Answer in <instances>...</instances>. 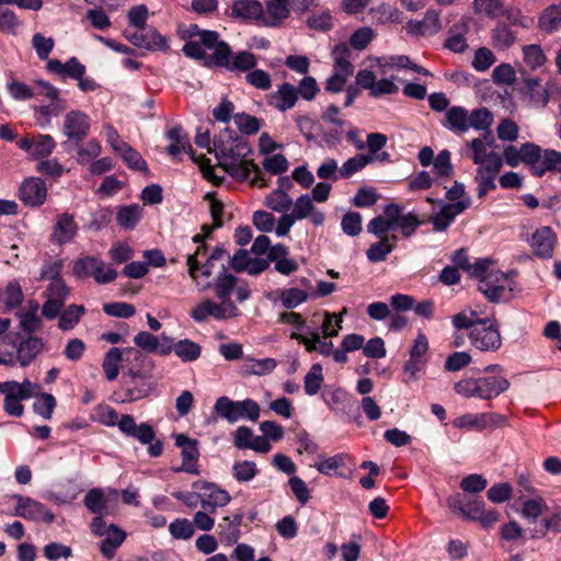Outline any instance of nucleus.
Here are the masks:
<instances>
[{
  "instance_id": "1",
  "label": "nucleus",
  "mask_w": 561,
  "mask_h": 561,
  "mask_svg": "<svg viewBox=\"0 0 561 561\" xmlns=\"http://www.w3.org/2000/svg\"><path fill=\"white\" fill-rule=\"evenodd\" d=\"M214 145L219 167L232 178L238 181H245L253 172L255 176L252 184L266 185L261 178L259 165L252 159H249L252 148L244 138L236 135L232 130L226 129L215 139Z\"/></svg>"
},
{
  "instance_id": "2",
  "label": "nucleus",
  "mask_w": 561,
  "mask_h": 561,
  "mask_svg": "<svg viewBox=\"0 0 561 561\" xmlns=\"http://www.w3.org/2000/svg\"><path fill=\"white\" fill-rule=\"evenodd\" d=\"M186 36H198L205 48L213 50L206 59L208 68L219 67L228 71H247L257 65V57L251 51L241 50L233 54L230 45L220 41L216 31L201 30L197 24H191Z\"/></svg>"
},
{
  "instance_id": "3",
  "label": "nucleus",
  "mask_w": 561,
  "mask_h": 561,
  "mask_svg": "<svg viewBox=\"0 0 561 561\" xmlns=\"http://www.w3.org/2000/svg\"><path fill=\"white\" fill-rule=\"evenodd\" d=\"M214 409L220 417L229 423H236L241 419L254 422L260 416V405L252 399L232 401L228 397H219Z\"/></svg>"
},
{
  "instance_id": "4",
  "label": "nucleus",
  "mask_w": 561,
  "mask_h": 561,
  "mask_svg": "<svg viewBox=\"0 0 561 561\" xmlns=\"http://www.w3.org/2000/svg\"><path fill=\"white\" fill-rule=\"evenodd\" d=\"M83 504L89 512L95 516L92 518L90 527L94 535H101L105 527V515H113L115 513V505L112 504L104 491L100 488L91 489L83 497Z\"/></svg>"
},
{
  "instance_id": "5",
  "label": "nucleus",
  "mask_w": 561,
  "mask_h": 561,
  "mask_svg": "<svg viewBox=\"0 0 561 561\" xmlns=\"http://www.w3.org/2000/svg\"><path fill=\"white\" fill-rule=\"evenodd\" d=\"M471 344L482 352H496L502 346L500 327L494 319L483 318L472 332H468Z\"/></svg>"
},
{
  "instance_id": "6",
  "label": "nucleus",
  "mask_w": 561,
  "mask_h": 561,
  "mask_svg": "<svg viewBox=\"0 0 561 561\" xmlns=\"http://www.w3.org/2000/svg\"><path fill=\"white\" fill-rule=\"evenodd\" d=\"M122 388L124 391L122 402H135L149 397L153 390V383L146 373L129 369L123 373Z\"/></svg>"
},
{
  "instance_id": "7",
  "label": "nucleus",
  "mask_w": 561,
  "mask_h": 561,
  "mask_svg": "<svg viewBox=\"0 0 561 561\" xmlns=\"http://www.w3.org/2000/svg\"><path fill=\"white\" fill-rule=\"evenodd\" d=\"M192 319L197 323H203L213 317L216 320H226L239 316V309L232 300L214 302L211 299H204L190 312Z\"/></svg>"
},
{
  "instance_id": "8",
  "label": "nucleus",
  "mask_w": 561,
  "mask_h": 561,
  "mask_svg": "<svg viewBox=\"0 0 561 561\" xmlns=\"http://www.w3.org/2000/svg\"><path fill=\"white\" fill-rule=\"evenodd\" d=\"M503 165V158L494 151L489 152L486 163L478 167L474 182L477 183V195L483 199L490 191L496 188L495 179Z\"/></svg>"
},
{
  "instance_id": "9",
  "label": "nucleus",
  "mask_w": 561,
  "mask_h": 561,
  "mask_svg": "<svg viewBox=\"0 0 561 561\" xmlns=\"http://www.w3.org/2000/svg\"><path fill=\"white\" fill-rule=\"evenodd\" d=\"M90 133V118L81 111H70L65 115L64 134L67 141L62 145L72 144L78 147Z\"/></svg>"
},
{
  "instance_id": "10",
  "label": "nucleus",
  "mask_w": 561,
  "mask_h": 561,
  "mask_svg": "<svg viewBox=\"0 0 561 561\" xmlns=\"http://www.w3.org/2000/svg\"><path fill=\"white\" fill-rule=\"evenodd\" d=\"M124 35L126 39L139 48L147 50H167L169 48L167 37L162 36L156 28L150 26L138 30L127 28Z\"/></svg>"
},
{
  "instance_id": "11",
  "label": "nucleus",
  "mask_w": 561,
  "mask_h": 561,
  "mask_svg": "<svg viewBox=\"0 0 561 561\" xmlns=\"http://www.w3.org/2000/svg\"><path fill=\"white\" fill-rule=\"evenodd\" d=\"M13 497L16 500L15 516L33 522L44 520L46 524H51L55 520L54 513L47 510L41 502L19 494Z\"/></svg>"
},
{
  "instance_id": "12",
  "label": "nucleus",
  "mask_w": 561,
  "mask_h": 561,
  "mask_svg": "<svg viewBox=\"0 0 561 561\" xmlns=\"http://www.w3.org/2000/svg\"><path fill=\"white\" fill-rule=\"evenodd\" d=\"M471 205L470 197H465L457 203L445 204L439 213L430 216L428 221L433 225L436 232L446 231L451 225L456 216L469 208Z\"/></svg>"
},
{
  "instance_id": "13",
  "label": "nucleus",
  "mask_w": 561,
  "mask_h": 561,
  "mask_svg": "<svg viewBox=\"0 0 561 561\" xmlns=\"http://www.w3.org/2000/svg\"><path fill=\"white\" fill-rule=\"evenodd\" d=\"M47 186L41 178L26 179L20 186V199L24 205L37 207L45 203Z\"/></svg>"
},
{
  "instance_id": "14",
  "label": "nucleus",
  "mask_w": 561,
  "mask_h": 561,
  "mask_svg": "<svg viewBox=\"0 0 561 561\" xmlns=\"http://www.w3.org/2000/svg\"><path fill=\"white\" fill-rule=\"evenodd\" d=\"M175 445L181 448V455L183 458L182 466L176 469V471L198 474L199 471L196 466L199 458L197 440L190 438L185 434H178L175 436Z\"/></svg>"
},
{
  "instance_id": "15",
  "label": "nucleus",
  "mask_w": 561,
  "mask_h": 561,
  "mask_svg": "<svg viewBox=\"0 0 561 561\" xmlns=\"http://www.w3.org/2000/svg\"><path fill=\"white\" fill-rule=\"evenodd\" d=\"M124 355L133 356L135 359H139L142 354L140 351L134 347H125L119 350L118 347H112L105 354L102 368L104 370L107 380L113 381L119 374V363L123 360Z\"/></svg>"
},
{
  "instance_id": "16",
  "label": "nucleus",
  "mask_w": 561,
  "mask_h": 561,
  "mask_svg": "<svg viewBox=\"0 0 561 561\" xmlns=\"http://www.w3.org/2000/svg\"><path fill=\"white\" fill-rule=\"evenodd\" d=\"M117 426L122 433L137 438L144 445L154 440L156 434L152 426L147 423L137 425L135 419L129 414H123L118 420Z\"/></svg>"
},
{
  "instance_id": "17",
  "label": "nucleus",
  "mask_w": 561,
  "mask_h": 561,
  "mask_svg": "<svg viewBox=\"0 0 561 561\" xmlns=\"http://www.w3.org/2000/svg\"><path fill=\"white\" fill-rule=\"evenodd\" d=\"M397 214V203L387 204L383 207V215L374 217L367 225V231L378 239L391 238L388 232L394 230V215Z\"/></svg>"
},
{
  "instance_id": "18",
  "label": "nucleus",
  "mask_w": 561,
  "mask_h": 561,
  "mask_svg": "<svg viewBox=\"0 0 561 561\" xmlns=\"http://www.w3.org/2000/svg\"><path fill=\"white\" fill-rule=\"evenodd\" d=\"M557 238L550 227H540L531 236L530 247L536 256L540 259H551Z\"/></svg>"
},
{
  "instance_id": "19",
  "label": "nucleus",
  "mask_w": 561,
  "mask_h": 561,
  "mask_svg": "<svg viewBox=\"0 0 561 561\" xmlns=\"http://www.w3.org/2000/svg\"><path fill=\"white\" fill-rule=\"evenodd\" d=\"M298 101V91L296 87L289 82L282 83L278 89L268 94L267 103L279 112H286L293 108Z\"/></svg>"
},
{
  "instance_id": "20",
  "label": "nucleus",
  "mask_w": 561,
  "mask_h": 561,
  "mask_svg": "<svg viewBox=\"0 0 561 561\" xmlns=\"http://www.w3.org/2000/svg\"><path fill=\"white\" fill-rule=\"evenodd\" d=\"M442 28L439 13L436 10H427L421 21L411 20L407 24L410 34L416 36H431L437 34Z\"/></svg>"
},
{
  "instance_id": "21",
  "label": "nucleus",
  "mask_w": 561,
  "mask_h": 561,
  "mask_svg": "<svg viewBox=\"0 0 561 561\" xmlns=\"http://www.w3.org/2000/svg\"><path fill=\"white\" fill-rule=\"evenodd\" d=\"M231 18L262 25L263 5L257 0H237L231 7Z\"/></svg>"
},
{
  "instance_id": "22",
  "label": "nucleus",
  "mask_w": 561,
  "mask_h": 561,
  "mask_svg": "<svg viewBox=\"0 0 561 561\" xmlns=\"http://www.w3.org/2000/svg\"><path fill=\"white\" fill-rule=\"evenodd\" d=\"M78 231V225L69 213L60 214L56 217V224L51 233V240L58 244L70 242Z\"/></svg>"
},
{
  "instance_id": "23",
  "label": "nucleus",
  "mask_w": 561,
  "mask_h": 561,
  "mask_svg": "<svg viewBox=\"0 0 561 561\" xmlns=\"http://www.w3.org/2000/svg\"><path fill=\"white\" fill-rule=\"evenodd\" d=\"M98 536H105V539L100 543V551L106 559L114 558L117 548L126 539V533L114 524L108 526L105 524L102 534Z\"/></svg>"
},
{
  "instance_id": "24",
  "label": "nucleus",
  "mask_w": 561,
  "mask_h": 561,
  "mask_svg": "<svg viewBox=\"0 0 561 561\" xmlns=\"http://www.w3.org/2000/svg\"><path fill=\"white\" fill-rule=\"evenodd\" d=\"M167 137L171 140V144H178L182 146L183 151L188 153L192 160L199 164V168L204 172L206 176L211 172V165L209 159H207L204 154L198 158L195 157L194 150L188 141V138L183 134V129L181 126L172 127L168 133Z\"/></svg>"
},
{
  "instance_id": "25",
  "label": "nucleus",
  "mask_w": 561,
  "mask_h": 561,
  "mask_svg": "<svg viewBox=\"0 0 561 561\" xmlns=\"http://www.w3.org/2000/svg\"><path fill=\"white\" fill-rule=\"evenodd\" d=\"M44 341L42 337L28 335L20 341L16 346V360L21 367L28 366L38 354L43 352Z\"/></svg>"
},
{
  "instance_id": "26",
  "label": "nucleus",
  "mask_w": 561,
  "mask_h": 561,
  "mask_svg": "<svg viewBox=\"0 0 561 561\" xmlns=\"http://www.w3.org/2000/svg\"><path fill=\"white\" fill-rule=\"evenodd\" d=\"M479 399L490 400L506 391L510 381L502 376H488L477 378Z\"/></svg>"
},
{
  "instance_id": "27",
  "label": "nucleus",
  "mask_w": 561,
  "mask_h": 561,
  "mask_svg": "<svg viewBox=\"0 0 561 561\" xmlns=\"http://www.w3.org/2000/svg\"><path fill=\"white\" fill-rule=\"evenodd\" d=\"M46 69L60 77H69L72 79H81L85 73V66L82 65L76 57H71L66 64L58 59H50L46 64Z\"/></svg>"
},
{
  "instance_id": "28",
  "label": "nucleus",
  "mask_w": 561,
  "mask_h": 561,
  "mask_svg": "<svg viewBox=\"0 0 561 561\" xmlns=\"http://www.w3.org/2000/svg\"><path fill=\"white\" fill-rule=\"evenodd\" d=\"M469 112L462 106H451L445 113L444 127L455 134L462 135L470 128Z\"/></svg>"
},
{
  "instance_id": "29",
  "label": "nucleus",
  "mask_w": 561,
  "mask_h": 561,
  "mask_svg": "<svg viewBox=\"0 0 561 561\" xmlns=\"http://www.w3.org/2000/svg\"><path fill=\"white\" fill-rule=\"evenodd\" d=\"M469 31L468 20L461 19L448 30V37L445 41L444 47L453 53L461 54L468 48L465 35Z\"/></svg>"
},
{
  "instance_id": "30",
  "label": "nucleus",
  "mask_w": 561,
  "mask_h": 561,
  "mask_svg": "<svg viewBox=\"0 0 561 561\" xmlns=\"http://www.w3.org/2000/svg\"><path fill=\"white\" fill-rule=\"evenodd\" d=\"M394 217V228L399 229L404 238L413 236L417 228L425 224V220L420 219L415 213H404V206L400 204H397Z\"/></svg>"
},
{
  "instance_id": "31",
  "label": "nucleus",
  "mask_w": 561,
  "mask_h": 561,
  "mask_svg": "<svg viewBox=\"0 0 561 561\" xmlns=\"http://www.w3.org/2000/svg\"><path fill=\"white\" fill-rule=\"evenodd\" d=\"M289 15L288 0H268L263 10L262 25L278 26Z\"/></svg>"
},
{
  "instance_id": "32",
  "label": "nucleus",
  "mask_w": 561,
  "mask_h": 561,
  "mask_svg": "<svg viewBox=\"0 0 561 561\" xmlns=\"http://www.w3.org/2000/svg\"><path fill=\"white\" fill-rule=\"evenodd\" d=\"M193 488L201 492V499L210 501L215 505L226 506L231 501L230 494L215 483L196 481Z\"/></svg>"
},
{
  "instance_id": "33",
  "label": "nucleus",
  "mask_w": 561,
  "mask_h": 561,
  "mask_svg": "<svg viewBox=\"0 0 561 561\" xmlns=\"http://www.w3.org/2000/svg\"><path fill=\"white\" fill-rule=\"evenodd\" d=\"M501 419L499 414L481 413V414H465L457 417L454 422L456 427L462 428H478L483 430L489 425L495 424L496 420Z\"/></svg>"
},
{
  "instance_id": "34",
  "label": "nucleus",
  "mask_w": 561,
  "mask_h": 561,
  "mask_svg": "<svg viewBox=\"0 0 561 561\" xmlns=\"http://www.w3.org/2000/svg\"><path fill=\"white\" fill-rule=\"evenodd\" d=\"M397 241L398 237L392 234L391 238H380L378 242L370 244L366 251L368 261L371 263L385 261L387 255L393 251Z\"/></svg>"
},
{
  "instance_id": "35",
  "label": "nucleus",
  "mask_w": 561,
  "mask_h": 561,
  "mask_svg": "<svg viewBox=\"0 0 561 561\" xmlns=\"http://www.w3.org/2000/svg\"><path fill=\"white\" fill-rule=\"evenodd\" d=\"M529 93V101L534 107H545L549 102V91L540 84L537 78H526L524 80Z\"/></svg>"
},
{
  "instance_id": "36",
  "label": "nucleus",
  "mask_w": 561,
  "mask_h": 561,
  "mask_svg": "<svg viewBox=\"0 0 561 561\" xmlns=\"http://www.w3.org/2000/svg\"><path fill=\"white\" fill-rule=\"evenodd\" d=\"M375 161V156L358 153L347 159L339 169L342 179H348L356 172L363 170L367 164Z\"/></svg>"
},
{
  "instance_id": "37",
  "label": "nucleus",
  "mask_w": 561,
  "mask_h": 561,
  "mask_svg": "<svg viewBox=\"0 0 561 561\" xmlns=\"http://www.w3.org/2000/svg\"><path fill=\"white\" fill-rule=\"evenodd\" d=\"M538 25L547 33H552L561 27V4H552L545 9L539 18Z\"/></svg>"
},
{
  "instance_id": "38",
  "label": "nucleus",
  "mask_w": 561,
  "mask_h": 561,
  "mask_svg": "<svg viewBox=\"0 0 561 561\" xmlns=\"http://www.w3.org/2000/svg\"><path fill=\"white\" fill-rule=\"evenodd\" d=\"M492 277H494L495 282L500 280L501 278H505L504 274H501L500 276L497 274L495 275H489L488 277L481 278L479 282V290L488 297V299L492 302H497L501 300L505 287L503 285H495L492 283Z\"/></svg>"
},
{
  "instance_id": "39",
  "label": "nucleus",
  "mask_w": 561,
  "mask_h": 561,
  "mask_svg": "<svg viewBox=\"0 0 561 561\" xmlns=\"http://www.w3.org/2000/svg\"><path fill=\"white\" fill-rule=\"evenodd\" d=\"M142 209L138 205L121 207L116 215L117 225L129 230L133 229L141 218Z\"/></svg>"
},
{
  "instance_id": "40",
  "label": "nucleus",
  "mask_w": 561,
  "mask_h": 561,
  "mask_svg": "<svg viewBox=\"0 0 561 561\" xmlns=\"http://www.w3.org/2000/svg\"><path fill=\"white\" fill-rule=\"evenodd\" d=\"M237 285V277L232 274L226 273V267L222 266V272L217 276L215 282L216 297L221 301L231 300V290Z\"/></svg>"
},
{
  "instance_id": "41",
  "label": "nucleus",
  "mask_w": 561,
  "mask_h": 561,
  "mask_svg": "<svg viewBox=\"0 0 561 561\" xmlns=\"http://www.w3.org/2000/svg\"><path fill=\"white\" fill-rule=\"evenodd\" d=\"M174 353L182 362H194L199 358L202 347L198 343L184 339L174 344Z\"/></svg>"
},
{
  "instance_id": "42",
  "label": "nucleus",
  "mask_w": 561,
  "mask_h": 561,
  "mask_svg": "<svg viewBox=\"0 0 561 561\" xmlns=\"http://www.w3.org/2000/svg\"><path fill=\"white\" fill-rule=\"evenodd\" d=\"M0 393L4 394L3 409L7 414L15 417H20L23 415L24 405L21 403L23 398H20L14 389L11 388H1Z\"/></svg>"
},
{
  "instance_id": "43",
  "label": "nucleus",
  "mask_w": 561,
  "mask_h": 561,
  "mask_svg": "<svg viewBox=\"0 0 561 561\" xmlns=\"http://www.w3.org/2000/svg\"><path fill=\"white\" fill-rule=\"evenodd\" d=\"M547 171L561 172V152L545 150L538 168L535 169L536 176H542Z\"/></svg>"
},
{
  "instance_id": "44",
  "label": "nucleus",
  "mask_w": 561,
  "mask_h": 561,
  "mask_svg": "<svg viewBox=\"0 0 561 561\" xmlns=\"http://www.w3.org/2000/svg\"><path fill=\"white\" fill-rule=\"evenodd\" d=\"M231 470L233 478L240 483L251 481L259 473L256 463L250 460L236 461Z\"/></svg>"
},
{
  "instance_id": "45",
  "label": "nucleus",
  "mask_w": 561,
  "mask_h": 561,
  "mask_svg": "<svg viewBox=\"0 0 561 561\" xmlns=\"http://www.w3.org/2000/svg\"><path fill=\"white\" fill-rule=\"evenodd\" d=\"M278 299L280 300L284 308L291 310L306 302L308 299V294L300 288L293 287L282 290L279 293Z\"/></svg>"
},
{
  "instance_id": "46",
  "label": "nucleus",
  "mask_w": 561,
  "mask_h": 561,
  "mask_svg": "<svg viewBox=\"0 0 561 561\" xmlns=\"http://www.w3.org/2000/svg\"><path fill=\"white\" fill-rule=\"evenodd\" d=\"M85 308L82 305H70L59 317L58 327L68 331L71 330L84 314Z\"/></svg>"
},
{
  "instance_id": "47",
  "label": "nucleus",
  "mask_w": 561,
  "mask_h": 561,
  "mask_svg": "<svg viewBox=\"0 0 561 561\" xmlns=\"http://www.w3.org/2000/svg\"><path fill=\"white\" fill-rule=\"evenodd\" d=\"M265 205L274 211L285 214L293 205V201L283 190H275L266 196Z\"/></svg>"
},
{
  "instance_id": "48",
  "label": "nucleus",
  "mask_w": 561,
  "mask_h": 561,
  "mask_svg": "<svg viewBox=\"0 0 561 561\" xmlns=\"http://www.w3.org/2000/svg\"><path fill=\"white\" fill-rule=\"evenodd\" d=\"M256 65L250 69L247 70L245 75V81L250 85L259 89V90H270L272 87V79L268 72L262 70V69H255ZM236 73H241L242 71H234Z\"/></svg>"
},
{
  "instance_id": "49",
  "label": "nucleus",
  "mask_w": 561,
  "mask_h": 561,
  "mask_svg": "<svg viewBox=\"0 0 561 561\" xmlns=\"http://www.w3.org/2000/svg\"><path fill=\"white\" fill-rule=\"evenodd\" d=\"M100 265V259L95 256H84L73 262L72 271L79 278L92 277Z\"/></svg>"
},
{
  "instance_id": "50",
  "label": "nucleus",
  "mask_w": 561,
  "mask_h": 561,
  "mask_svg": "<svg viewBox=\"0 0 561 561\" xmlns=\"http://www.w3.org/2000/svg\"><path fill=\"white\" fill-rule=\"evenodd\" d=\"M469 124L470 128L476 130H484L492 126L493 124V114L486 107H479L469 113Z\"/></svg>"
},
{
  "instance_id": "51",
  "label": "nucleus",
  "mask_w": 561,
  "mask_h": 561,
  "mask_svg": "<svg viewBox=\"0 0 561 561\" xmlns=\"http://www.w3.org/2000/svg\"><path fill=\"white\" fill-rule=\"evenodd\" d=\"M515 42V35L506 24H497L492 30V44L497 49H506Z\"/></svg>"
},
{
  "instance_id": "52",
  "label": "nucleus",
  "mask_w": 561,
  "mask_h": 561,
  "mask_svg": "<svg viewBox=\"0 0 561 561\" xmlns=\"http://www.w3.org/2000/svg\"><path fill=\"white\" fill-rule=\"evenodd\" d=\"M519 150L522 162L529 165L533 173L535 174V169L539 167L542 158L541 148L533 142H526L522 145Z\"/></svg>"
},
{
  "instance_id": "53",
  "label": "nucleus",
  "mask_w": 561,
  "mask_h": 561,
  "mask_svg": "<svg viewBox=\"0 0 561 561\" xmlns=\"http://www.w3.org/2000/svg\"><path fill=\"white\" fill-rule=\"evenodd\" d=\"M523 55H524V62L531 70H535V69L541 67L547 60L542 48L537 44L524 46Z\"/></svg>"
},
{
  "instance_id": "54",
  "label": "nucleus",
  "mask_w": 561,
  "mask_h": 561,
  "mask_svg": "<svg viewBox=\"0 0 561 561\" xmlns=\"http://www.w3.org/2000/svg\"><path fill=\"white\" fill-rule=\"evenodd\" d=\"M323 382L322 367L320 364H313L305 376V391L308 396H314L319 392Z\"/></svg>"
},
{
  "instance_id": "55",
  "label": "nucleus",
  "mask_w": 561,
  "mask_h": 561,
  "mask_svg": "<svg viewBox=\"0 0 561 561\" xmlns=\"http://www.w3.org/2000/svg\"><path fill=\"white\" fill-rule=\"evenodd\" d=\"M218 536L220 541L227 546L237 543L241 536V530L230 523V517L226 516L218 524Z\"/></svg>"
},
{
  "instance_id": "56",
  "label": "nucleus",
  "mask_w": 561,
  "mask_h": 561,
  "mask_svg": "<svg viewBox=\"0 0 561 561\" xmlns=\"http://www.w3.org/2000/svg\"><path fill=\"white\" fill-rule=\"evenodd\" d=\"M119 154L129 169L148 173L146 161L131 146L128 145L127 147H124V150H122Z\"/></svg>"
},
{
  "instance_id": "57",
  "label": "nucleus",
  "mask_w": 561,
  "mask_h": 561,
  "mask_svg": "<svg viewBox=\"0 0 561 561\" xmlns=\"http://www.w3.org/2000/svg\"><path fill=\"white\" fill-rule=\"evenodd\" d=\"M1 388H11L16 391L20 398L24 400L32 398L39 390V385L32 382L28 379H24L22 382L18 381H4L0 382Z\"/></svg>"
},
{
  "instance_id": "58",
  "label": "nucleus",
  "mask_w": 561,
  "mask_h": 561,
  "mask_svg": "<svg viewBox=\"0 0 561 561\" xmlns=\"http://www.w3.org/2000/svg\"><path fill=\"white\" fill-rule=\"evenodd\" d=\"M32 46L41 60H49L48 57L55 47L53 37H45L42 33H35L32 37Z\"/></svg>"
},
{
  "instance_id": "59",
  "label": "nucleus",
  "mask_w": 561,
  "mask_h": 561,
  "mask_svg": "<svg viewBox=\"0 0 561 561\" xmlns=\"http://www.w3.org/2000/svg\"><path fill=\"white\" fill-rule=\"evenodd\" d=\"M341 227L345 234L351 237L358 236L363 230L360 214L356 211L346 213L342 218Z\"/></svg>"
},
{
  "instance_id": "60",
  "label": "nucleus",
  "mask_w": 561,
  "mask_h": 561,
  "mask_svg": "<svg viewBox=\"0 0 561 561\" xmlns=\"http://www.w3.org/2000/svg\"><path fill=\"white\" fill-rule=\"evenodd\" d=\"M56 407V400L53 394L43 392L39 396V400L33 404L34 412L41 415L45 420H50L54 409Z\"/></svg>"
},
{
  "instance_id": "61",
  "label": "nucleus",
  "mask_w": 561,
  "mask_h": 561,
  "mask_svg": "<svg viewBox=\"0 0 561 561\" xmlns=\"http://www.w3.org/2000/svg\"><path fill=\"white\" fill-rule=\"evenodd\" d=\"M170 534L175 539L187 540L194 535L193 524L186 518H178L169 526Z\"/></svg>"
},
{
  "instance_id": "62",
  "label": "nucleus",
  "mask_w": 561,
  "mask_h": 561,
  "mask_svg": "<svg viewBox=\"0 0 561 561\" xmlns=\"http://www.w3.org/2000/svg\"><path fill=\"white\" fill-rule=\"evenodd\" d=\"M78 150L77 161L79 164H87L101 153V145L96 139H91L84 147L81 144L76 147Z\"/></svg>"
},
{
  "instance_id": "63",
  "label": "nucleus",
  "mask_w": 561,
  "mask_h": 561,
  "mask_svg": "<svg viewBox=\"0 0 561 561\" xmlns=\"http://www.w3.org/2000/svg\"><path fill=\"white\" fill-rule=\"evenodd\" d=\"M236 126L245 135H252L259 131L260 121L245 113H238L233 117Z\"/></svg>"
},
{
  "instance_id": "64",
  "label": "nucleus",
  "mask_w": 561,
  "mask_h": 561,
  "mask_svg": "<svg viewBox=\"0 0 561 561\" xmlns=\"http://www.w3.org/2000/svg\"><path fill=\"white\" fill-rule=\"evenodd\" d=\"M103 311L111 317L128 319L136 313V309L128 302H111L103 306Z\"/></svg>"
}]
</instances>
